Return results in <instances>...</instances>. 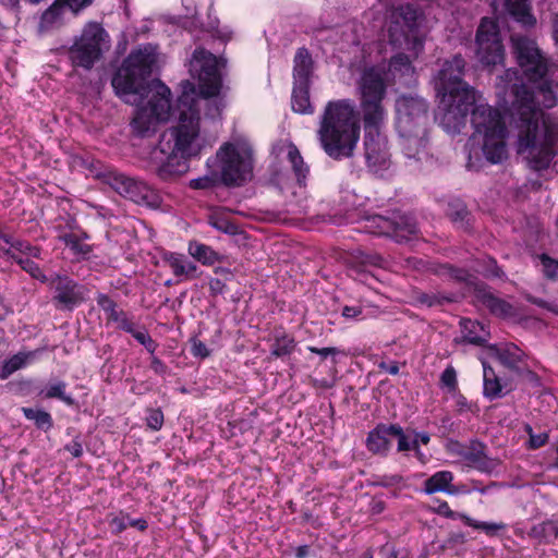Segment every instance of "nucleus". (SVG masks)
<instances>
[{
  "instance_id": "1",
  "label": "nucleus",
  "mask_w": 558,
  "mask_h": 558,
  "mask_svg": "<svg viewBox=\"0 0 558 558\" xmlns=\"http://www.w3.org/2000/svg\"><path fill=\"white\" fill-rule=\"evenodd\" d=\"M511 44L526 83L517 70L508 69L498 77L497 96L504 106L509 105L511 122L518 132L517 153L531 169L541 171L550 166L555 156L557 123L545 109L557 105V93L554 84L545 78L547 60L536 41L513 35Z\"/></svg>"
},
{
  "instance_id": "2",
  "label": "nucleus",
  "mask_w": 558,
  "mask_h": 558,
  "mask_svg": "<svg viewBox=\"0 0 558 558\" xmlns=\"http://www.w3.org/2000/svg\"><path fill=\"white\" fill-rule=\"evenodd\" d=\"M223 65V60L211 52L204 48L195 49L190 60L189 72L197 81V88L194 83L183 81L182 93L175 105L169 104L168 117L159 120L143 135L154 130L158 123L172 119L177 124L163 134L160 147L170 148L174 154L190 159L197 157L203 149L210 146L202 129V110H205V118L216 119L226 106L221 96L220 69Z\"/></svg>"
},
{
  "instance_id": "3",
  "label": "nucleus",
  "mask_w": 558,
  "mask_h": 558,
  "mask_svg": "<svg viewBox=\"0 0 558 558\" xmlns=\"http://www.w3.org/2000/svg\"><path fill=\"white\" fill-rule=\"evenodd\" d=\"M464 65L463 58L454 56L442 64L435 77L439 98L436 120L445 131L456 133L465 124L472 108V145H476L490 163H500L508 156L505 121L497 109L485 102L481 93L462 80Z\"/></svg>"
},
{
  "instance_id": "4",
  "label": "nucleus",
  "mask_w": 558,
  "mask_h": 558,
  "mask_svg": "<svg viewBox=\"0 0 558 558\" xmlns=\"http://www.w3.org/2000/svg\"><path fill=\"white\" fill-rule=\"evenodd\" d=\"M157 64V47L142 45L129 54L112 78L116 94L137 107L132 120L136 133H145L169 113L170 89L160 81L147 82Z\"/></svg>"
},
{
  "instance_id": "5",
  "label": "nucleus",
  "mask_w": 558,
  "mask_h": 558,
  "mask_svg": "<svg viewBox=\"0 0 558 558\" xmlns=\"http://www.w3.org/2000/svg\"><path fill=\"white\" fill-rule=\"evenodd\" d=\"M360 119L351 99L328 101L320 116L317 137L332 159L350 158L360 140Z\"/></svg>"
},
{
  "instance_id": "6",
  "label": "nucleus",
  "mask_w": 558,
  "mask_h": 558,
  "mask_svg": "<svg viewBox=\"0 0 558 558\" xmlns=\"http://www.w3.org/2000/svg\"><path fill=\"white\" fill-rule=\"evenodd\" d=\"M427 102L416 95H401L396 100V128L405 157L415 163L430 160L427 145Z\"/></svg>"
},
{
  "instance_id": "7",
  "label": "nucleus",
  "mask_w": 558,
  "mask_h": 558,
  "mask_svg": "<svg viewBox=\"0 0 558 558\" xmlns=\"http://www.w3.org/2000/svg\"><path fill=\"white\" fill-rule=\"evenodd\" d=\"M401 20H396L389 26L390 44L407 51L400 52L391 58L389 70L395 76L398 74L413 76L414 68L412 61L416 59L424 48L423 36L415 23L416 12L411 7L402 8Z\"/></svg>"
},
{
  "instance_id": "8",
  "label": "nucleus",
  "mask_w": 558,
  "mask_h": 558,
  "mask_svg": "<svg viewBox=\"0 0 558 558\" xmlns=\"http://www.w3.org/2000/svg\"><path fill=\"white\" fill-rule=\"evenodd\" d=\"M220 175L228 186H240L253 178V150L246 140L225 143L217 151Z\"/></svg>"
},
{
  "instance_id": "9",
  "label": "nucleus",
  "mask_w": 558,
  "mask_h": 558,
  "mask_svg": "<svg viewBox=\"0 0 558 558\" xmlns=\"http://www.w3.org/2000/svg\"><path fill=\"white\" fill-rule=\"evenodd\" d=\"M360 107L363 119H387L384 99L387 93L385 72L378 68L365 69L359 81Z\"/></svg>"
},
{
  "instance_id": "10",
  "label": "nucleus",
  "mask_w": 558,
  "mask_h": 558,
  "mask_svg": "<svg viewBox=\"0 0 558 558\" xmlns=\"http://www.w3.org/2000/svg\"><path fill=\"white\" fill-rule=\"evenodd\" d=\"M110 48L108 33L104 27L96 23H87L81 36L70 48V59L74 65L90 69L101 57L105 50Z\"/></svg>"
},
{
  "instance_id": "11",
  "label": "nucleus",
  "mask_w": 558,
  "mask_h": 558,
  "mask_svg": "<svg viewBox=\"0 0 558 558\" xmlns=\"http://www.w3.org/2000/svg\"><path fill=\"white\" fill-rule=\"evenodd\" d=\"M476 57L484 66L502 63L505 49L501 43L499 26L492 19L484 17L476 32Z\"/></svg>"
},
{
  "instance_id": "12",
  "label": "nucleus",
  "mask_w": 558,
  "mask_h": 558,
  "mask_svg": "<svg viewBox=\"0 0 558 558\" xmlns=\"http://www.w3.org/2000/svg\"><path fill=\"white\" fill-rule=\"evenodd\" d=\"M386 119L367 120L364 123V148L365 158L369 167L376 168L384 166L389 157L387 140L381 130Z\"/></svg>"
},
{
  "instance_id": "13",
  "label": "nucleus",
  "mask_w": 558,
  "mask_h": 558,
  "mask_svg": "<svg viewBox=\"0 0 558 558\" xmlns=\"http://www.w3.org/2000/svg\"><path fill=\"white\" fill-rule=\"evenodd\" d=\"M117 192L136 204L157 207L160 204L159 194L143 181L116 175L112 183Z\"/></svg>"
},
{
  "instance_id": "14",
  "label": "nucleus",
  "mask_w": 558,
  "mask_h": 558,
  "mask_svg": "<svg viewBox=\"0 0 558 558\" xmlns=\"http://www.w3.org/2000/svg\"><path fill=\"white\" fill-rule=\"evenodd\" d=\"M365 230L374 234H391L398 241H403L409 240L410 235H415L417 227L411 218L407 217H400V221L392 222L383 216H373L367 219Z\"/></svg>"
},
{
  "instance_id": "15",
  "label": "nucleus",
  "mask_w": 558,
  "mask_h": 558,
  "mask_svg": "<svg viewBox=\"0 0 558 558\" xmlns=\"http://www.w3.org/2000/svg\"><path fill=\"white\" fill-rule=\"evenodd\" d=\"M461 463L483 473H493L499 465V460L490 458L485 452V446L480 441H472L460 452Z\"/></svg>"
},
{
  "instance_id": "16",
  "label": "nucleus",
  "mask_w": 558,
  "mask_h": 558,
  "mask_svg": "<svg viewBox=\"0 0 558 558\" xmlns=\"http://www.w3.org/2000/svg\"><path fill=\"white\" fill-rule=\"evenodd\" d=\"M54 300L66 308H72L85 300L86 289L68 277L58 276L54 279Z\"/></svg>"
},
{
  "instance_id": "17",
  "label": "nucleus",
  "mask_w": 558,
  "mask_h": 558,
  "mask_svg": "<svg viewBox=\"0 0 558 558\" xmlns=\"http://www.w3.org/2000/svg\"><path fill=\"white\" fill-rule=\"evenodd\" d=\"M160 151L167 155L166 160L156 170L161 180L172 181L187 172L189 158L174 154L172 149H167V147H160Z\"/></svg>"
},
{
  "instance_id": "18",
  "label": "nucleus",
  "mask_w": 558,
  "mask_h": 558,
  "mask_svg": "<svg viewBox=\"0 0 558 558\" xmlns=\"http://www.w3.org/2000/svg\"><path fill=\"white\" fill-rule=\"evenodd\" d=\"M453 474L450 471H439L433 474L424 483L423 493L432 495L438 492H444L448 495L469 494L471 489H468L464 485L454 486L452 485Z\"/></svg>"
},
{
  "instance_id": "19",
  "label": "nucleus",
  "mask_w": 558,
  "mask_h": 558,
  "mask_svg": "<svg viewBox=\"0 0 558 558\" xmlns=\"http://www.w3.org/2000/svg\"><path fill=\"white\" fill-rule=\"evenodd\" d=\"M68 8L73 12L68 0H56L41 14L38 23V32L40 34H48L59 29L64 24Z\"/></svg>"
},
{
  "instance_id": "20",
  "label": "nucleus",
  "mask_w": 558,
  "mask_h": 558,
  "mask_svg": "<svg viewBox=\"0 0 558 558\" xmlns=\"http://www.w3.org/2000/svg\"><path fill=\"white\" fill-rule=\"evenodd\" d=\"M162 260L171 268L173 275L182 280L197 277V266L183 254L166 252L162 255Z\"/></svg>"
},
{
  "instance_id": "21",
  "label": "nucleus",
  "mask_w": 558,
  "mask_h": 558,
  "mask_svg": "<svg viewBox=\"0 0 558 558\" xmlns=\"http://www.w3.org/2000/svg\"><path fill=\"white\" fill-rule=\"evenodd\" d=\"M484 353L486 356L496 359L509 368L517 367L522 357V351L512 343L488 345L485 348Z\"/></svg>"
},
{
  "instance_id": "22",
  "label": "nucleus",
  "mask_w": 558,
  "mask_h": 558,
  "mask_svg": "<svg viewBox=\"0 0 558 558\" xmlns=\"http://www.w3.org/2000/svg\"><path fill=\"white\" fill-rule=\"evenodd\" d=\"M506 12L524 27H533L536 19L529 0H505Z\"/></svg>"
},
{
  "instance_id": "23",
  "label": "nucleus",
  "mask_w": 558,
  "mask_h": 558,
  "mask_svg": "<svg viewBox=\"0 0 558 558\" xmlns=\"http://www.w3.org/2000/svg\"><path fill=\"white\" fill-rule=\"evenodd\" d=\"M393 425H379L367 437V448L374 453H386L393 439Z\"/></svg>"
},
{
  "instance_id": "24",
  "label": "nucleus",
  "mask_w": 558,
  "mask_h": 558,
  "mask_svg": "<svg viewBox=\"0 0 558 558\" xmlns=\"http://www.w3.org/2000/svg\"><path fill=\"white\" fill-rule=\"evenodd\" d=\"M294 84H308L312 73V58L305 48H299L294 56Z\"/></svg>"
},
{
  "instance_id": "25",
  "label": "nucleus",
  "mask_w": 558,
  "mask_h": 558,
  "mask_svg": "<svg viewBox=\"0 0 558 558\" xmlns=\"http://www.w3.org/2000/svg\"><path fill=\"white\" fill-rule=\"evenodd\" d=\"M38 251L39 248L36 247ZM4 255H9L12 259H14L23 270L28 272L33 278L45 281L46 277L38 267V265L29 259V257H35L33 254H29L28 250H24V252H20L15 248H11L10 253H5ZM39 256V253L36 257Z\"/></svg>"
},
{
  "instance_id": "26",
  "label": "nucleus",
  "mask_w": 558,
  "mask_h": 558,
  "mask_svg": "<svg viewBox=\"0 0 558 558\" xmlns=\"http://www.w3.org/2000/svg\"><path fill=\"white\" fill-rule=\"evenodd\" d=\"M461 326L463 337L469 343L483 344L489 336L485 326L480 322L472 319H463L461 322Z\"/></svg>"
},
{
  "instance_id": "27",
  "label": "nucleus",
  "mask_w": 558,
  "mask_h": 558,
  "mask_svg": "<svg viewBox=\"0 0 558 558\" xmlns=\"http://www.w3.org/2000/svg\"><path fill=\"white\" fill-rule=\"evenodd\" d=\"M483 365V377H484V396L488 399H496L501 396V385L499 379L495 375L494 369L487 365L485 356H481Z\"/></svg>"
},
{
  "instance_id": "28",
  "label": "nucleus",
  "mask_w": 558,
  "mask_h": 558,
  "mask_svg": "<svg viewBox=\"0 0 558 558\" xmlns=\"http://www.w3.org/2000/svg\"><path fill=\"white\" fill-rule=\"evenodd\" d=\"M208 223L227 234H236L239 231L238 225L230 220V211L225 209L211 211L208 216Z\"/></svg>"
},
{
  "instance_id": "29",
  "label": "nucleus",
  "mask_w": 558,
  "mask_h": 558,
  "mask_svg": "<svg viewBox=\"0 0 558 558\" xmlns=\"http://www.w3.org/2000/svg\"><path fill=\"white\" fill-rule=\"evenodd\" d=\"M35 352H20L9 360H7L1 366H0V378L4 379L8 378L10 375H12L14 372L21 369L25 365H27L29 362H32L35 359Z\"/></svg>"
},
{
  "instance_id": "30",
  "label": "nucleus",
  "mask_w": 558,
  "mask_h": 558,
  "mask_svg": "<svg viewBox=\"0 0 558 558\" xmlns=\"http://www.w3.org/2000/svg\"><path fill=\"white\" fill-rule=\"evenodd\" d=\"M483 305L494 315L502 318L511 317L514 315L513 306L490 293H486L482 299Z\"/></svg>"
},
{
  "instance_id": "31",
  "label": "nucleus",
  "mask_w": 558,
  "mask_h": 558,
  "mask_svg": "<svg viewBox=\"0 0 558 558\" xmlns=\"http://www.w3.org/2000/svg\"><path fill=\"white\" fill-rule=\"evenodd\" d=\"M287 159L292 167L298 183L302 184L306 179L310 170L295 145L289 144L287 146Z\"/></svg>"
},
{
  "instance_id": "32",
  "label": "nucleus",
  "mask_w": 558,
  "mask_h": 558,
  "mask_svg": "<svg viewBox=\"0 0 558 558\" xmlns=\"http://www.w3.org/2000/svg\"><path fill=\"white\" fill-rule=\"evenodd\" d=\"M291 104L293 111L298 113H311L313 111L310 101L308 84H294Z\"/></svg>"
},
{
  "instance_id": "33",
  "label": "nucleus",
  "mask_w": 558,
  "mask_h": 558,
  "mask_svg": "<svg viewBox=\"0 0 558 558\" xmlns=\"http://www.w3.org/2000/svg\"><path fill=\"white\" fill-rule=\"evenodd\" d=\"M187 252L204 265H213L218 260V254L210 246L196 241L189 243Z\"/></svg>"
},
{
  "instance_id": "34",
  "label": "nucleus",
  "mask_w": 558,
  "mask_h": 558,
  "mask_svg": "<svg viewBox=\"0 0 558 558\" xmlns=\"http://www.w3.org/2000/svg\"><path fill=\"white\" fill-rule=\"evenodd\" d=\"M66 384L62 380H58L49 384L44 390L40 391V395L44 398L52 399L57 398L66 403L68 405H72L74 400L71 396L65 393Z\"/></svg>"
},
{
  "instance_id": "35",
  "label": "nucleus",
  "mask_w": 558,
  "mask_h": 558,
  "mask_svg": "<svg viewBox=\"0 0 558 558\" xmlns=\"http://www.w3.org/2000/svg\"><path fill=\"white\" fill-rule=\"evenodd\" d=\"M11 248H15L20 252L28 250L29 254L37 256L38 250L35 246H31L28 243L23 241H13L11 236L0 231V254L10 253Z\"/></svg>"
},
{
  "instance_id": "36",
  "label": "nucleus",
  "mask_w": 558,
  "mask_h": 558,
  "mask_svg": "<svg viewBox=\"0 0 558 558\" xmlns=\"http://www.w3.org/2000/svg\"><path fill=\"white\" fill-rule=\"evenodd\" d=\"M22 412L25 417L33 421L38 428L49 429L52 426L51 415L44 410L22 408Z\"/></svg>"
},
{
  "instance_id": "37",
  "label": "nucleus",
  "mask_w": 558,
  "mask_h": 558,
  "mask_svg": "<svg viewBox=\"0 0 558 558\" xmlns=\"http://www.w3.org/2000/svg\"><path fill=\"white\" fill-rule=\"evenodd\" d=\"M460 519L463 520L466 525L481 530L487 535H496L498 532L506 529V524L502 522H478L466 514H460Z\"/></svg>"
},
{
  "instance_id": "38",
  "label": "nucleus",
  "mask_w": 558,
  "mask_h": 558,
  "mask_svg": "<svg viewBox=\"0 0 558 558\" xmlns=\"http://www.w3.org/2000/svg\"><path fill=\"white\" fill-rule=\"evenodd\" d=\"M529 535L539 542L549 543L555 538V522L549 520L538 523L531 529Z\"/></svg>"
},
{
  "instance_id": "39",
  "label": "nucleus",
  "mask_w": 558,
  "mask_h": 558,
  "mask_svg": "<svg viewBox=\"0 0 558 558\" xmlns=\"http://www.w3.org/2000/svg\"><path fill=\"white\" fill-rule=\"evenodd\" d=\"M295 348V341L292 337L287 335L276 337L275 342L271 347V355L276 357H282L293 352Z\"/></svg>"
},
{
  "instance_id": "40",
  "label": "nucleus",
  "mask_w": 558,
  "mask_h": 558,
  "mask_svg": "<svg viewBox=\"0 0 558 558\" xmlns=\"http://www.w3.org/2000/svg\"><path fill=\"white\" fill-rule=\"evenodd\" d=\"M64 244L77 256L85 257L90 252V246L84 243L75 233H66L62 235Z\"/></svg>"
},
{
  "instance_id": "41",
  "label": "nucleus",
  "mask_w": 558,
  "mask_h": 558,
  "mask_svg": "<svg viewBox=\"0 0 558 558\" xmlns=\"http://www.w3.org/2000/svg\"><path fill=\"white\" fill-rule=\"evenodd\" d=\"M381 262V257L376 254H367L361 250H356L352 253L350 264L353 265H362V266H379Z\"/></svg>"
},
{
  "instance_id": "42",
  "label": "nucleus",
  "mask_w": 558,
  "mask_h": 558,
  "mask_svg": "<svg viewBox=\"0 0 558 558\" xmlns=\"http://www.w3.org/2000/svg\"><path fill=\"white\" fill-rule=\"evenodd\" d=\"M440 385L448 393H456L458 390L457 372L452 366L445 368L440 376Z\"/></svg>"
},
{
  "instance_id": "43",
  "label": "nucleus",
  "mask_w": 558,
  "mask_h": 558,
  "mask_svg": "<svg viewBox=\"0 0 558 558\" xmlns=\"http://www.w3.org/2000/svg\"><path fill=\"white\" fill-rule=\"evenodd\" d=\"M441 276L458 280V281H470L471 275L464 269L453 268L450 265H442L437 270Z\"/></svg>"
},
{
  "instance_id": "44",
  "label": "nucleus",
  "mask_w": 558,
  "mask_h": 558,
  "mask_svg": "<svg viewBox=\"0 0 558 558\" xmlns=\"http://www.w3.org/2000/svg\"><path fill=\"white\" fill-rule=\"evenodd\" d=\"M392 435H393V438H396L398 440V450L399 451L414 450L416 452V448L413 447V439L410 440L409 437L404 434L403 429L399 425H393Z\"/></svg>"
},
{
  "instance_id": "45",
  "label": "nucleus",
  "mask_w": 558,
  "mask_h": 558,
  "mask_svg": "<svg viewBox=\"0 0 558 558\" xmlns=\"http://www.w3.org/2000/svg\"><path fill=\"white\" fill-rule=\"evenodd\" d=\"M133 337L141 344H143L147 349V351H149L150 353H154V351L156 350L157 345H156L155 341L151 339V337L148 335V332L144 328H138L137 331H134Z\"/></svg>"
},
{
  "instance_id": "46",
  "label": "nucleus",
  "mask_w": 558,
  "mask_h": 558,
  "mask_svg": "<svg viewBox=\"0 0 558 558\" xmlns=\"http://www.w3.org/2000/svg\"><path fill=\"white\" fill-rule=\"evenodd\" d=\"M539 259L543 265L545 276L554 278L558 271V260L553 259L545 254L541 255Z\"/></svg>"
},
{
  "instance_id": "47",
  "label": "nucleus",
  "mask_w": 558,
  "mask_h": 558,
  "mask_svg": "<svg viewBox=\"0 0 558 558\" xmlns=\"http://www.w3.org/2000/svg\"><path fill=\"white\" fill-rule=\"evenodd\" d=\"M217 179L213 175H204L190 181V186L196 190L210 189L216 184Z\"/></svg>"
},
{
  "instance_id": "48",
  "label": "nucleus",
  "mask_w": 558,
  "mask_h": 558,
  "mask_svg": "<svg viewBox=\"0 0 558 558\" xmlns=\"http://www.w3.org/2000/svg\"><path fill=\"white\" fill-rule=\"evenodd\" d=\"M147 425L154 429L158 430L161 428L163 424V414L160 410H150L147 417Z\"/></svg>"
},
{
  "instance_id": "49",
  "label": "nucleus",
  "mask_w": 558,
  "mask_h": 558,
  "mask_svg": "<svg viewBox=\"0 0 558 558\" xmlns=\"http://www.w3.org/2000/svg\"><path fill=\"white\" fill-rule=\"evenodd\" d=\"M97 304L107 313L113 314L116 310V303L106 294H99L97 296Z\"/></svg>"
},
{
  "instance_id": "50",
  "label": "nucleus",
  "mask_w": 558,
  "mask_h": 558,
  "mask_svg": "<svg viewBox=\"0 0 558 558\" xmlns=\"http://www.w3.org/2000/svg\"><path fill=\"white\" fill-rule=\"evenodd\" d=\"M527 432L530 433V446L531 448H539L547 441V434L541 433L538 435L532 434V428L527 426Z\"/></svg>"
},
{
  "instance_id": "51",
  "label": "nucleus",
  "mask_w": 558,
  "mask_h": 558,
  "mask_svg": "<svg viewBox=\"0 0 558 558\" xmlns=\"http://www.w3.org/2000/svg\"><path fill=\"white\" fill-rule=\"evenodd\" d=\"M192 353L194 356L207 357L209 355V350L202 341L194 340L192 344Z\"/></svg>"
},
{
  "instance_id": "52",
  "label": "nucleus",
  "mask_w": 558,
  "mask_h": 558,
  "mask_svg": "<svg viewBox=\"0 0 558 558\" xmlns=\"http://www.w3.org/2000/svg\"><path fill=\"white\" fill-rule=\"evenodd\" d=\"M451 396L453 397L456 407L460 412L471 410V405L469 404L466 398L459 393L458 390L456 391V393H451Z\"/></svg>"
},
{
  "instance_id": "53",
  "label": "nucleus",
  "mask_w": 558,
  "mask_h": 558,
  "mask_svg": "<svg viewBox=\"0 0 558 558\" xmlns=\"http://www.w3.org/2000/svg\"><path fill=\"white\" fill-rule=\"evenodd\" d=\"M110 526L117 533L124 531L128 527V517H114L110 521Z\"/></svg>"
},
{
  "instance_id": "54",
  "label": "nucleus",
  "mask_w": 558,
  "mask_h": 558,
  "mask_svg": "<svg viewBox=\"0 0 558 558\" xmlns=\"http://www.w3.org/2000/svg\"><path fill=\"white\" fill-rule=\"evenodd\" d=\"M437 513L446 517V518H449V519H460V514L459 512H454L452 511L450 508H449V505L446 502V501H442L438 508H437Z\"/></svg>"
},
{
  "instance_id": "55",
  "label": "nucleus",
  "mask_w": 558,
  "mask_h": 558,
  "mask_svg": "<svg viewBox=\"0 0 558 558\" xmlns=\"http://www.w3.org/2000/svg\"><path fill=\"white\" fill-rule=\"evenodd\" d=\"M526 300L539 307H544L550 312H554V313H557L558 314V308L555 307V306H551L549 305L546 301L539 299V298H535V296H532L530 294L526 295Z\"/></svg>"
},
{
  "instance_id": "56",
  "label": "nucleus",
  "mask_w": 558,
  "mask_h": 558,
  "mask_svg": "<svg viewBox=\"0 0 558 558\" xmlns=\"http://www.w3.org/2000/svg\"><path fill=\"white\" fill-rule=\"evenodd\" d=\"M311 352L322 355L323 357H327L329 355H336L340 353V351L337 348H322L318 349L316 347H308L307 348Z\"/></svg>"
},
{
  "instance_id": "57",
  "label": "nucleus",
  "mask_w": 558,
  "mask_h": 558,
  "mask_svg": "<svg viewBox=\"0 0 558 558\" xmlns=\"http://www.w3.org/2000/svg\"><path fill=\"white\" fill-rule=\"evenodd\" d=\"M362 314V310L359 306H344L342 315L348 319H355Z\"/></svg>"
},
{
  "instance_id": "58",
  "label": "nucleus",
  "mask_w": 558,
  "mask_h": 558,
  "mask_svg": "<svg viewBox=\"0 0 558 558\" xmlns=\"http://www.w3.org/2000/svg\"><path fill=\"white\" fill-rule=\"evenodd\" d=\"M429 442V435L427 433H416L413 439V447L416 448V454L420 456L421 451L418 449V445H427Z\"/></svg>"
},
{
  "instance_id": "59",
  "label": "nucleus",
  "mask_w": 558,
  "mask_h": 558,
  "mask_svg": "<svg viewBox=\"0 0 558 558\" xmlns=\"http://www.w3.org/2000/svg\"><path fill=\"white\" fill-rule=\"evenodd\" d=\"M68 2L73 10V14L76 15L82 9L88 7L92 0H68Z\"/></svg>"
},
{
  "instance_id": "60",
  "label": "nucleus",
  "mask_w": 558,
  "mask_h": 558,
  "mask_svg": "<svg viewBox=\"0 0 558 558\" xmlns=\"http://www.w3.org/2000/svg\"><path fill=\"white\" fill-rule=\"evenodd\" d=\"M466 448V445H461L459 442H450L447 446L448 452L458 458V462H461V451Z\"/></svg>"
},
{
  "instance_id": "61",
  "label": "nucleus",
  "mask_w": 558,
  "mask_h": 558,
  "mask_svg": "<svg viewBox=\"0 0 558 558\" xmlns=\"http://www.w3.org/2000/svg\"><path fill=\"white\" fill-rule=\"evenodd\" d=\"M150 367L158 375H163L167 372V366L157 356L151 357Z\"/></svg>"
},
{
  "instance_id": "62",
  "label": "nucleus",
  "mask_w": 558,
  "mask_h": 558,
  "mask_svg": "<svg viewBox=\"0 0 558 558\" xmlns=\"http://www.w3.org/2000/svg\"><path fill=\"white\" fill-rule=\"evenodd\" d=\"M65 450L69 451L74 458H78L83 453V447L78 441H72L65 446Z\"/></svg>"
},
{
  "instance_id": "63",
  "label": "nucleus",
  "mask_w": 558,
  "mask_h": 558,
  "mask_svg": "<svg viewBox=\"0 0 558 558\" xmlns=\"http://www.w3.org/2000/svg\"><path fill=\"white\" fill-rule=\"evenodd\" d=\"M488 267L484 270L486 276L501 277L502 272L494 259H488Z\"/></svg>"
},
{
  "instance_id": "64",
  "label": "nucleus",
  "mask_w": 558,
  "mask_h": 558,
  "mask_svg": "<svg viewBox=\"0 0 558 558\" xmlns=\"http://www.w3.org/2000/svg\"><path fill=\"white\" fill-rule=\"evenodd\" d=\"M378 367L381 371H385V372H387L390 375H397L399 373V365H398L397 362H392V363L388 364V363L383 361V362H380L378 364Z\"/></svg>"
}]
</instances>
